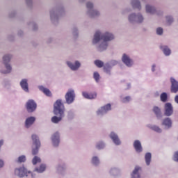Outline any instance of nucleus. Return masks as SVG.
<instances>
[{
  "label": "nucleus",
  "mask_w": 178,
  "mask_h": 178,
  "mask_svg": "<svg viewBox=\"0 0 178 178\" xmlns=\"http://www.w3.org/2000/svg\"><path fill=\"white\" fill-rule=\"evenodd\" d=\"M115 37L112 33H109L106 32L104 34L101 35V32L97 31L94 35V38L92 40L93 44H97L99 42L100 40H103L104 42L100 44L99 47L102 48V50L106 49L108 47V44H106L107 41H112Z\"/></svg>",
  "instance_id": "nucleus-1"
},
{
  "label": "nucleus",
  "mask_w": 178,
  "mask_h": 178,
  "mask_svg": "<svg viewBox=\"0 0 178 178\" xmlns=\"http://www.w3.org/2000/svg\"><path fill=\"white\" fill-rule=\"evenodd\" d=\"M54 115H59V117L54 116L51 118L52 123H59L62 120V118L65 116V106L62 103V100L58 99L54 104Z\"/></svg>",
  "instance_id": "nucleus-2"
},
{
  "label": "nucleus",
  "mask_w": 178,
  "mask_h": 178,
  "mask_svg": "<svg viewBox=\"0 0 178 178\" xmlns=\"http://www.w3.org/2000/svg\"><path fill=\"white\" fill-rule=\"evenodd\" d=\"M32 140L33 145L35 146V148L32 150V154L33 155H37L38 154V148L41 147V143L40 142V139H38V136L35 134L32 135Z\"/></svg>",
  "instance_id": "nucleus-3"
},
{
  "label": "nucleus",
  "mask_w": 178,
  "mask_h": 178,
  "mask_svg": "<svg viewBox=\"0 0 178 178\" xmlns=\"http://www.w3.org/2000/svg\"><path fill=\"white\" fill-rule=\"evenodd\" d=\"M10 59H12V56L10 55H6L3 57V63L6 65V69H7L6 71L3 72L4 74L10 73V72H12V67L10 65L8 64V63L10 62Z\"/></svg>",
  "instance_id": "nucleus-4"
},
{
  "label": "nucleus",
  "mask_w": 178,
  "mask_h": 178,
  "mask_svg": "<svg viewBox=\"0 0 178 178\" xmlns=\"http://www.w3.org/2000/svg\"><path fill=\"white\" fill-rule=\"evenodd\" d=\"M74 98H76V94H74V90H70L65 94V101L67 104H73L74 102Z\"/></svg>",
  "instance_id": "nucleus-5"
},
{
  "label": "nucleus",
  "mask_w": 178,
  "mask_h": 178,
  "mask_svg": "<svg viewBox=\"0 0 178 178\" xmlns=\"http://www.w3.org/2000/svg\"><path fill=\"white\" fill-rule=\"evenodd\" d=\"M164 109V115L165 116H172V115H173V106H172V104L166 103Z\"/></svg>",
  "instance_id": "nucleus-6"
},
{
  "label": "nucleus",
  "mask_w": 178,
  "mask_h": 178,
  "mask_svg": "<svg viewBox=\"0 0 178 178\" xmlns=\"http://www.w3.org/2000/svg\"><path fill=\"white\" fill-rule=\"evenodd\" d=\"M15 173L19 177H24V176H27V170L24 167H21L20 168L15 169Z\"/></svg>",
  "instance_id": "nucleus-7"
},
{
  "label": "nucleus",
  "mask_w": 178,
  "mask_h": 178,
  "mask_svg": "<svg viewBox=\"0 0 178 178\" xmlns=\"http://www.w3.org/2000/svg\"><path fill=\"white\" fill-rule=\"evenodd\" d=\"M26 109L28 112H34L37 109V104H35L33 100H29L26 103Z\"/></svg>",
  "instance_id": "nucleus-8"
},
{
  "label": "nucleus",
  "mask_w": 178,
  "mask_h": 178,
  "mask_svg": "<svg viewBox=\"0 0 178 178\" xmlns=\"http://www.w3.org/2000/svg\"><path fill=\"white\" fill-rule=\"evenodd\" d=\"M171 81V92L176 94L178 91V81H176L174 78H170Z\"/></svg>",
  "instance_id": "nucleus-9"
},
{
  "label": "nucleus",
  "mask_w": 178,
  "mask_h": 178,
  "mask_svg": "<svg viewBox=\"0 0 178 178\" xmlns=\"http://www.w3.org/2000/svg\"><path fill=\"white\" fill-rule=\"evenodd\" d=\"M82 95L83 98H86V99H95L97 98V92H93L88 93L87 92H83Z\"/></svg>",
  "instance_id": "nucleus-10"
},
{
  "label": "nucleus",
  "mask_w": 178,
  "mask_h": 178,
  "mask_svg": "<svg viewBox=\"0 0 178 178\" xmlns=\"http://www.w3.org/2000/svg\"><path fill=\"white\" fill-rule=\"evenodd\" d=\"M122 60L123 63H124L127 66L130 67L133 65V60H131V59H130V57H129L126 54H123Z\"/></svg>",
  "instance_id": "nucleus-11"
},
{
  "label": "nucleus",
  "mask_w": 178,
  "mask_h": 178,
  "mask_svg": "<svg viewBox=\"0 0 178 178\" xmlns=\"http://www.w3.org/2000/svg\"><path fill=\"white\" fill-rule=\"evenodd\" d=\"M52 143L54 147L59 145V133H55L51 137Z\"/></svg>",
  "instance_id": "nucleus-12"
},
{
  "label": "nucleus",
  "mask_w": 178,
  "mask_h": 178,
  "mask_svg": "<svg viewBox=\"0 0 178 178\" xmlns=\"http://www.w3.org/2000/svg\"><path fill=\"white\" fill-rule=\"evenodd\" d=\"M111 104H108L106 106L102 107L101 110H99L97 111V115H101L102 113H106L108 111H111Z\"/></svg>",
  "instance_id": "nucleus-13"
},
{
  "label": "nucleus",
  "mask_w": 178,
  "mask_h": 178,
  "mask_svg": "<svg viewBox=\"0 0 178 178\" xmlns=\"http://www.w3.org/2000/svg\"><path fill=\"white\" fill-rule=\"evenodd\" d=\"M134 147L136 152H141L143 151V147L141 146V142L140 140H135L134 143Z\"/></svg>",
  "instance_id": "nucleus-14"
},
{
  "label": "nucleus",
  "mask_w": 178,
  "mask_h": 178,
  "mask_svg": "<svg viewBox=\"0 0 178 178\" xmlns=\"http://www.w3.org/2000/svg\"><path fill=\"white\" fill-rule=\"evenodd\" d=\"M20 86L26 92H29V83H27V79H22L20 82Z\"/></svg>",
  "instance_id": "nucleus-15"
},
{
  "label": "nucleus",
  "mask_w": 178,
  "mask_h": 178,
  "mask_svg": "<svg viewBox=\"0 0 178 178\" xmlns=\"http://www.w3.org/2000/svg\"><path fill=\"white\" fill-rule=\"evenodd\" d=\"M110 137L113 140V143L116 144V145H120V140H119V137L116 135V134L111 132Z\"/></svg>",
  "instance_id": "nucleus-16"
},
{
  "label": "nucleus",
  "mask_w": 178,
  "mask_h": 178,
  "mask_svg": "<svg viewBox=\"0 0 178 178\" xmlns=\"http://www.w3.org/2000/svg\"><path fill=\"white\" fill-rule=\"evenodd\" d=\"M67 64L72 70H77V69H79L81 65L79 61H76L74 64L70 62H67Z\"/></svg>",
  "instance_id": "nucleus-17"
},
{
  "label": "nucleus",
  "mask_w": 178,
  "mask_h": 178,
  "mask_svg": "<svg viewBox=\"0 0 178 178\" xmlns=\"http://www.w3.org/2000/svg\"><path fill=\"white\" fill-rule=\"evenodd\" d=\"M34 122H35V118L34 117L28 118L25 122L26 127L29 128L30 126H31V124L34 123Z\"/></svg>",
  "instance_id": "nucleus-18"
},
{
  "label": "nucleus",
  "mask_w": 178,
  "mask_h": 178,
  "mask_svg": "<svg viewBox=\"0 0 178 178\" xmlns=\"http://www.w3.org/2000/svg\"><path fill=\"white\" fill-rule=\"evenodd\" d=\"M163 126H165L167 129L172 127V120L170 118H165L163 120Z\"/></svg>",
  "instance_id": "nucleus-19"
},
{
  "label": "nucleus",
  "mask_w": 178,
  "mask_h": 178,
  "mask_svg": "<svg viewBox=\"0 0 178 178\" xmlns=\"http://www.w3.org/2000/svg\"><path fill=\"white\" fill-rule=\"evenodd\" d=\"M39 90H40V91H42L47 97H51V95H52V93H51V90H49V89L48 88H44V86H39Z\"/></svg>",
  "instance_id": "nucleus-20"
},
{
  "label": "nucleus",
  "mask_w": 178,
  "mask_h": 178,
  "mask_svg": "<svg viewBox=\"0 0 178 178\" xmlns=\"http://www.w3.org/2000/svg\"><path fill=\"white\" fill-rule=\"evenodd\" d=\"M153 112L156 115V118L162 117V112L161 111V108L158 106H154L153 108Z\"/></svg>",
  "instance_id": "nucleus-21"
},
{
  "label": "nucleus",
  "mask_w": 178,
  "mask_h": 178,
  "mask_svg": "<svg viewBox=\"0 0 178 178\" xmlns=\"http://www.w3.org/2000/svg\"><path fill=\"white\" fill-rule=\"evenodd\" d=\"M161 49H163V52L164 54H165L166 56H169L171 54L170 49L168 48L167 46H161Z\"/></svg>",
  "instance_id": "nucleus-22"
},
{
  "label": "nucleus",
  "mask_w": 178,
  "mask_h": 178,
  "mask_svg": "<svg viewBox=\"0 0 178 178\" xmlns=\"http://www.w3.org/2000/svg\"><path fill=\"white\" fill-rule=\"evenodd\" d=\"M141 168L136 167L132 172V178H140V175H138V170H140Z\"/></svg>",
  "instance_id": "nucleus-23"
},
{
  "label": "nucleus",
  "mask_w": 178,
  "mask_h": 178,
  "mask_svg": "<svg viewBox=\"0 0 178 178\" xmlns=\"http://www.w3.org/2000/svg\"><path fill=\"white\" fill-rule=\"evenodd\" d=\"M133 8H137L138 9H141V4L138 0H132Z\"/></svg>",
  "instance_id": "nucleus-24"
},
{
  "label": "nucleus",
  "mask_w": 178,
  "mask_h": 178,
  "mask_svg": "<svg viewBox=\"0 0 178 178\" xmlns=\"http://www.w3.org/2000/svg\"><path fill=\"white\" fill-rule=\"evenodd\" d=\"M46 168L47 167L45 166V165L41 164L40 168H36L35 169V172H38V173H42V172L45 171Z\"/></svg>",
  "instance_id": "nucleus-25"
},
{
  "label": "nucleus",
  "mask_w": 178,
  "mask_h": 178,
  "mask_svg": "<svg viewBox=\"0 0 178 178\" xmlns=\"http://www.w3.org/2000/svg\"><path fill=\"white\" fill-rule=\"evenodd\" d=\"M146 12L147 13H155V8L153 6L147 5L146 6Z\"/></svg>",
  "instance_id": "nucleus-26"
},
{
  "label": "nucleus",
  "mask_w": 178,
  "mask_h": 178,
  "mask_svg": "<svg viewBox=\"0 0 178 178\" xmlns=\"http://www.w3.org/2000/svg\"><path fill=\"white\" fill-rule=\"evenodd\" d=\"M151 153H147L145 156V162H146V165H149V163H151Z\"/></svg>",
  "instance_id": "nucleus-27"
},
{
  "label": "nucleus",
  "mask_w": 178,
  "mask_h": 178,
  "mask_svg": "<svg viewBox=\"0 0 178 178\" xmlns=\"http://www.w3.org/2000/svg\"><path fill=\"white\" fill-rule=\"evenodd\" d=\"M160 98L162 102H166V101H168V94H166V92H163L161 95Z\"/></svg>",
  "instance_id": "nucleus-28"
},
{
  "label": "nucleus",
  "mask_w": 178,
  "mask_h": 178,
  "mask_svg": "<svg viewBox=\"0 0 178 178\" xmlns=\"http://www.w3.org/2000/svg\"><path fill=\"white\" fill-rule=\"evenodd\" d=\"M33 165H37V163H41V159L40 157L35 156L32 160Z\"/></svg>",
  "instance_id": "nucleus-29"
},
{
  "label": "nucleus",
  "mask_w": 178,
  "mask_h": 178,
  "mask_svg": "<svg viewBox=\"0 0 178 178\" xmlns=\"http://www.w3.org/2000/svg\"><path fill=\"white\" fill-rule=\"evenodd\" d=\"M95 65H96V66L97 67H104V62H102L99 60H96L95 61Z\"/></svg>",
  "instance_id": "nucleus-30"
},
{
  "label": "nucleus",
  "mask_w": 178,
  "mask_h": 178,
  "mask_svg": "<svg viewBox=\"0 0 178 178\" xmlns=\"http://www.w3.org/2000/svg\"><path fill=\"white\" fill-rule=\"evenodd\" d=\"M152 130H154V131H156V133H161L162 132V129H161V128H159V127H158V126L152 127Z\"/></svg>",
  "instance_id": "nucleus-31"
},
{
  "label": "nucleus",
  "mask_w": 178,
  "mask_h": 178,
  "mask_svg": "<svg viewBox=\"0 0 178 178\" xmlns=\"http://www.w3.org/2000/svg\"><path fill=\"white\" fill-rule=\"evenodd\" d=\"M17 162H19V163H22V162H26V156L24 155L20 156L18 158Z\"/></svg>",
  "instance_id": "nucleus-32"
},
{
  "label": "nucleus",
  "mask_w": 178,
  "mask_h": 178,
  "mask_svg": "<svg viewBox=\"0 0 178 178\" xmlns=\"http://www.w3.org/2000/svg\"><path fill=\"white\" fill-rule=\"evenodd\" d=\"M92 163H93V165H98V163H99V160L98 159V157H93L92 159Z\"/></svg>",
  "instance_id": "nucleus-33"
},
{
  "label": "nucleus",
  "mask_w": 178,
  "mask_h": 178,
  "mask_svg": "<svg viewBox=\"0 0 178 178\" xmlns=\"http://www.w3.org/2000/svg\"><path fill=\"white\" fill-rule=\"evenodd\" d=\"M93 77H94L95 81H97V83H98V81H99V74L98 72H95L93 74Z\"/></svg>",
  "instance_id": "nucleus-34"
},
{
  "label": "nucleus",
  "mask_w": 178,
  "mask_h": 178,
  "mask_svg": "<svg viewBox=\"0 0 178 178\" xmlns=\"http://www.w3.org/2000/svg\"><path fill=\"white\" fill-rule=\"evenodd\" d=\"M156 34L159 35H162V34H163V29L162 28H157Z\"/></svg>",
  "instance_id": "nucleus-35"
},
{
  "label": "nucleus",
  "mask_w": 178,
  "mask_h": 178,
  "mask_svg": "<svg viewBox=\"0 0 178 178\" xmlns=\"http://www.w3.org/2000/svg\"><path fill=\"white\" fill-rule=\"evenodd\" d=\"M99 15V12L97 10H92L90 14V17H94V16H98Z\"/></svg>",
  "instance_id": "nucleus-36"
},
{
  "label": "nucleus",
  "mask_w": 178,
  "mask_h": 178,
  "mask_svg": "<svg viewBox=\"0 0 178 178\" xmlns=\"http://www.w3.org/2000/svg\"><path fill=\"white\" fill-rule=\"evenodd\" d=\"M104 147H105V145L102 142L99 143L97 145V148H98V149H102V148H104Z\"/></svg>",
  "instance_id": "nucleus-37"
},
{
  "label": "nucleus",
  "mask_w": 178,
  "mask_h": 178,
  "mask_svg": "<svg viewBox=\"0 0 178 178\" xmlns=\"http://www.w3.org/2000/svg\"><path fill=\"white\" fill-rule=\"evenodd\" d=\"M138 18V23H141L143 22V20H144V18L143 17V15H138L137 16Z\"/></svg>",
  "instance_id": "nucleus-38"
},
{
  "label": "nucleus",
  "mask_w": 178,
  "mask_h": 178,
  "mask_svg": "<svg viewBox=\"0 0 178 178\" xmlns=\"http://www.w3.org/2000/svg\"><path fill=\"white\" fill-rule=\"evenodd\" d=\"M86 7L88 9H92V8H94V4H92V3H87L86 4Z\"/></svg>",
  "instance_id": "nucleus-39"
},
{
  "label": "nucleus",
  "mask_w": 178,
  "mask_h": 178,
  "mask_svg": "<svg viewBox=\"0 0 178 178\" xmlns=\"http://www.w3.org/2000/svg\"><path fill=\"white\" fill-rule=\"evenodd\" d=\"M136 14H131L129 17V22H132V20H134V19H136Z\"/></svg>",
  "instance_id": "nucleus-40"
},
{
  "label": "nucleus",
  "mask_w": 178,
  "mask_h": 178,
  "mask_svg": "<svg viewBox=\"0 0 178 178\" xmlns=\"http://www.w3.org/2000/svg\"><path fill=\"white\" fill-rule=\"evenodd\" d=\"M166 19H167V22H168V24L173 23V18H172V17H170V16L167 17Z\"/></svg>",
  "instance_id": "nucleus-41"
},
{
  "label": "nucleus",
  "mask_w": 178,
  "mask_h": 178,
  "mask_svg": "<svg viewBox=\"0 0 178 178\" xmlns=\"http://www.w3.org/2000/svg\"><path fill=\"white\" fill-rule=\"evenodd\" d=\"M174 161L178 162V152H176L174 154Z\"/></svg>",
  "instance_id": "nucleus-42"
},
{
  "label": "nucleus",
  "mask_w": 178,
  "mask_h": 178,
  "mask_svg": "<svg viewBox=\"0 0 178 178\" xmlns=\"http://www.w3.org/2000/svg\"><path fill=\"white\" fill-rule=\"evenodd\" d=\"M131 99V97L129 96L124 97L122 99V102H129Z\"/></svg>",
  "instance_id": "nucleus-43"
},
{
  "label": "nucleus",
  "mask_w": 178,
  "mask_h": 178,
  "mask_svg": "<svg viewBox=\"0 0 178 178\" xmlns=\"http://www.w3.org/2000/svg\"><path fill=\"white\" fill-rule=\"evenodd\" d=\"M175 101L177 104H178V95H176L175 97Z\"/></svg>",
  "instance_id": "nucleus-44"
},
{
  "label": "nucleus",
  "mask_w": 178,
  "mask_h": 178,
  "mask_svg": "<svg viewBox=\"0 0 178 178\" xmlns=\"http://www.w3.org/2000/svg\"><path fill=\"white\" fill-rule=\"evenodd\" d=\"M2 166H3V161L0 160V168H2Z\"/></svg>",
  "instance_id": "nucleus-45"
},
{
  "label": "nucleus",
  "mask_w": 178,
  "mask_h": 178,
  "mask_svg": "<svg viewBox=\"0 0 178 178\" xmlns=\"http://www.w3.org/2000/svg\"><path fill=\"white\" fill-rule=\"evenodd\" d=\"M152 72H155V65H152Z\"/></svg>",
  "instance_id": "nucleus-46"
},
{
  "label": "nucleus",
  "mask_w": 178,
  "mask_h": 178,
  "mask_svg": "<svg viewBox=\"0 0 178 178\" xmlns=\"http://www.w3.org/2000/svg\"><path fill=\"white\" fill-rule=\"evenodd\" d=\"M3 145V140H0V148Z\"/></svg>",
  "instance_id": "nucleus-47"
},
{
  "label": "nucleus",
  "mask_w": 178,
  "mask_h": 178,
  "mask_svg": "<svg viewBox=\"0 0 178 178\" xmlns=\"http://www.w3.org/2000/svg\"><path fill=\"white\" fill-rule=\"evenodd\" d=\"M104 70H106V67H104Z\"/></svg>",
  "instance_id": "nucleus-48"
}]
</instances>
